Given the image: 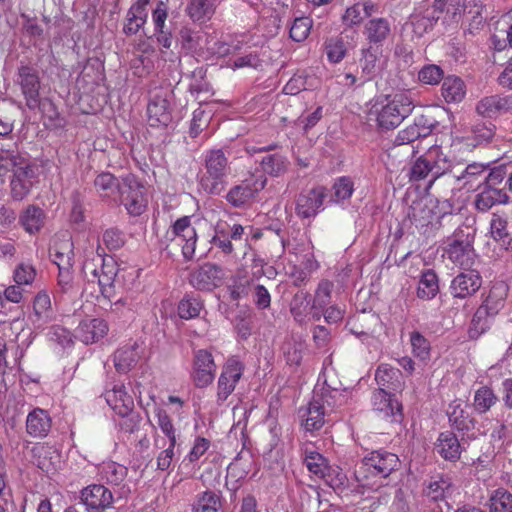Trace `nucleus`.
Returning a JSON list of instances; mask_svg holds the SVG:
<instances>
[{
  "instance_id": "1",
  "label": "nucleus",
  "mask_w": 512,
  "mask_h": 512,
  "mask_svg": "<svg viewBox=\"0 0 512 512\" xmlns=\"http://www.w3.org/2000/svg\"><path fill=\"white\" fill-rule=\"evenodd\" d=\"M399 466L400 460L396 454L379 449L362 458L355 475L363 486L378 488L382 485V480L398 470Z\"/></svg>"
},
{
  "instance_id": "2",
  "label": "nucleus",
  "mask_w": 512,
  "mask_h": 512,
  "mask_svg": "<svg viewBox=\"0 0 512 512\" xmlns=\"http://www.w3.org/2000/svg\"><path fill=\"white\" fill-rule=\"evenodd\" d=\"M452 172V161L442 151L440 146H431L423 155L418 157L409 169V181L420 182L428 180L427 189L434 182Z\"/></svg>"
},
{
  "instance_id": "3",
  "label": "nucleus",
  "mask_w": 512,
  "mask_h": 512,
  "mask_svg": "<svg viewBox=\"0 0 512 512\" xmlns=\"http://www.w3.org/2000/svg\"><path fill=\"white\" fill-rule=\"evenodd\" d=\"M197 240V232L191 223V218L183 216L167 230L165 239L160 242V247L168 256L173 255V251L181 247L184 259L190 261L194 257Z\"/></svg>"
},
{
  "instance_id": "4",
  "label": "nucleus",
  "mask_w": 512,
  "mask_h": 512,
  "mask_svg": "<svg viewBox=\"0 0 512 512\" xmlns=\"http://www.w3.org/2000/svg\"><path fill=\"white\" fill-rule=\"evenodd\" d=\"M205 173L201 177L203 189L218 195L223 189L224 179L230 172V163L222 149H211L204 156Z\"/></svg>"
},
{
  "instance_id": "5",
  "label": "nucleus",
  "mask_w": 512,
  "mask_h": 512,
  "mask_svg": "<svg viewBox=\"0 0 512 512\" xmlns=\"http://www.w3.org/2000/svg\"><path fill=\"white\" fill-rule=\"evenodd\" d=\"M412 99L403 93L395 94L377 113L379 128L390 130L397 127L413 111Z\"/></svg>"
},
{
  "instance_id": "6",
  "label": "nucleus",
  "mask_w": 512,
  "mask_h": 512,
  "mask_svg": "<svg viewBox=\"0 0 512 512\" xmlns=\"http://www.w3.org/2000/svg\"><path fill=\"white\" fill-rule=\"evenodd\" d=\"M303 461L307 469L325 482L336 488L344 483L345 475L337 468L328 465L327 460L315 450L312 445H305L302 449Z\"/></svg>"
},
{
  "instance_id": "7",
  "label": "nucleus",
  "mask_w": 512,
  "mask_h": 512,
  "mask_svg": "<svg viewBox=\"0 0 512 512\" xmlns=\"http://www.w3.org/2000/svg\"><path fill=\"white\" fill-rule=\"evenodd\" d=\"M119 199L127 212L132 216L141 215L147 207L144 187L139 183L136 177L131 174L121 178Z\"/></svg>"
},
{
  "instance_id": "8",
  "label": "nucleus",
  "mask_w": 512,
  "mask_h": 512,
  "mask_svg": "<svg viewBox=\"0 0 512 512\" xmlns=\"http://www.w3.org/2000/svg\"><path fill=\"white\" fill-rule=\"evenodd\" d=\"M267 184V177L261 173H253L240 184L233 186L225 199L233 207L241 208L252 201Z\"/></svg>"
},
{
  "instance_id": "9",
  "label": "nucleus",
  "mask_w": 512,
  "mask_h": 512,
  "mask_svg": "<svg viewBox=\"0 0 512 512\" xmlns=\"http://www.w3.org/2000/svg\"><path fill=\"white\" fill-rule=\"evenodd\" d=\"M244 369V364L236 357H230L226 361L217 382V405H223L233 393L243 375Z\"/></svg>"
},
{
  "instance_id": "10",
  "label": "nucleus",
  "mask_w": 512,
  "mask_h": 512,
  "mask_svg": "<svg viewBox=\"0 0 512 512\" xmlns=\"http://www.w3.org/2000/svg\"><path fill=\"white\" fill-rule=\"evenodd\" d=\"M16 84L26 100V105L32 109L38 106L40 98V78L38 71L30 66L21 64L17 69Z\"/></svg>"
},
{
  "instance_id": "11",
  "label": "nucleus",
  "mask_w": 512,
  "mask_h": 512,
  "mask_svg": "<svg viewBox=\"0 0 512 512\" xmlns=\"http://www.w3.org/2000/svg\"><path fill=\"white\" fill-rule=\"evenodd\" d=\"M372 408L376 415L390 423L400 422L402 419V406L391 392H384V388L373 392Z\"/></svg>"
},
{
  "instance_id": "12",
  "label": "nucleus",
  "mask_w": 512,
  "mask_h": 512,
  "mask_svg": "<svg viewBox=\"0 0 512 512\" xmlns=\"http://www.w3.org/2000/svg\"><path fill=\"white\" fill-rule=\"evenodd\" d=\"M81 502L88 512H104L111 508L114 496L110 489L103 484H91L80 491Z\"/></svg>"
},
{
  "instance_id": "13",
  "label": "nucleus",
  "mask_w": 512,
  "mask_h": 512,
  "mask_svg": "<svg viewBox=\"0 0 512 512\" xmlns=\"http://www.w3.org/2000/svg\"><path fill=\"white\" fill-rule=\"evenodd\" d=\"M392 22L385 17H370L363 26L362 34L367 47L379 49L392 37Z\"/></svg>"
},
{
  "instance_id": "14",
  "label": "nucleus",
  "mask_w": 512,
  "mask_h": 512,
  "mask_svg": "<svg viewBox=\"0 0 512 512\" xmlns=\"http://www.w3.org/2000/svg\"><path fill=\"white\" fill-rule=\"evenodd\" d=\"M244 235V227L240 224H229L227 221L219 220L214 227V236L211 243L223 253H233V241H241Z\"/></svg>"
},
{
  "instance_id": "15",
  "label": "nucleus",
  "mask_w": 512,
  "mask_h": 512,
  "mask_svg": "<svg viewBox=\"0 0 512 512\" xmlns=\"http://www.w3.org/2000/svg\"><path fill=\"white\" fill-rule=\"evenodd\" d=\"M325 198L326 189L323 186L302 191L296 198L297 216L302 219L315 217L322 209Z\"/></svg>"
},
{
  "instance_id": "16",
  "label": "nucleus",
  "mask_w": 512,
  "mask_h": 512,
  "mask_svg": "<svg viewBox=\"0 0 512 512\" xmlns=\"http://www.w3.org/2000/svg\"><path fill=\"white\" fill-rule=\"evenodd\" d=\"M36 178L34 167L28 160L15 169L10 181V196L14 201L24 200L30 193Z\"/></svg>"
},
{
  "instance_id": "17",
  "label": "nucleus",
  "mask_w": 512,
  "mask_h": 512,
  "mask_svg": "<svg viewBox=\"0 0 512 512\" xmlns=\"http://www.w3.org/2000/svg\"><path fill=\"white\" fill-rule=\"evenodd\" d=\"M386 69V60L382 58L378 49L364 47L360 50L357 70L367 82L381 76Z\"/></svg>"
},
{
  "instance_id": "18",
  "label": "nucleus",
  "mask_w": 512,
  "mask_h": 512,
  "mask_svg": "<svg viewBox=\"0 0 512 512\" xmlns=\"http://www.w3.org/2000/svg\"><path fill=\"white\" fill-rule=\"evenodd\" d=\"M481 285L480 273L474 269H466L452 279L449 289L454 298L465 299L474 295Z\"/></svg>"
},
{
  "instance_id": "19",
  "label": "nucleus",
  "mask_w": 512,
  "mask_h": 512,
  "mask_svg": "<svg viewBox=\"0 0 512 512\" xmlns=\"http://www.w3.org/2000/svg\"><path fill=\"white\" fill-rule=\"evenodd\" d=\"M216 364L212 354L204 349L198 350L194 355L192 377L199 388L210 385L215 377Z\"/></svg>"
},
{
  "instance_id": "20",
  "label": "nucleus",
  "mask_w": 512,
  "mask_h": 512,
  "mask_svg": "<svg viewBox=\"0 0 512 512\" xmlns=\"http://www.w3.org/2000/svg\"><path fill=\"white\" fill-rule=\"evenodd\" d=\"M460 233L462 231L454 233V239L448 244L446 253L453 263L460 267L468 268L474 263L475 252L469 235L462 238Z\"/></svg>"
},
{
  "instance_id": "21",
  "label": "nucleus",
  "mask_w": 512,
  "mask_h": 512,
  "mask_svg": "<svg viewBox=\"0 0 512 512\" xmlns=\"http://www.w3.org/2000/svg\"><path fill=\"white\" fill-rule=\"evenodd\" d=\"M222 269L215 264L205 263L190 274V284L201 291H211L222 283Z\"/></svg>"
},
{
  "instance_id": "22",
  "label": "nucleus",
  "mask_w": 512,
  "mask_h": 512,
  "mask_svg": "<svg viewBox=\"0 0 512 512\" xmlns=\"http://www.w3.org/2000/svg\"><path fill=\"white\" fill-rule=\"evenodd\" d=\"M168 92L155 94L147 106L148 123L151 127H167L172 121Z\"/></svg>"
},
{
  "instance_id": "23",
  "label": "nucleus",
  "mask_w": 512,
  "mask_h": 512,
  "mask_svg": "<svg viewBox=\"0 0 512 512\" xmlns=\"http://www.w3.org/2000/svg\"><path fill=\"white\" fill-rule=\"evenodd\" d=\"M423 493L428 500L439 503V512H443L442 505L448 510L450 509L446 499L453 493V484L449 477L441 475L431 478L430 481L425 484Z\"/></svg>"
},
{
  "instance_id": "24",
  "label": "nucleus",
  "mask_w": 512,
  "mask_h": 512,
  "mask_svg": "<svg viewBox=\"0 0 512 512\" xmlns=\"http://www.w3.org/2000/svg\"><path fill=\"white\" fill-rule=\"evenodd\" d=\"M487 168L488 166L482 163L473 162L468 164L461 172H457L452 165V172L447 174L446 177L453 179L463 188L472 189L475 185L481 183Z\"/></svg>"
},
{
  "instance_id": "25",
  "label": "nucleus",
  "mask_w": 512,
  "mask_h": 512,
  "mask_svg": "<svg viewBox=\"0 0 512 512\" xmlns=\"http://www.w3.org/2000/svg\"><path fill=\"white\" fill-rule=\"evenodd\" d=\"M52 425L49 413L41 408H34L26 418V432L34 438H44Z\"/></svg>"
},
{
  "instance_id": "26",
  "label": "nucleus",
  "mask_w": 512,
  "mask_h": 512,
  "mask_svg": "<svg viewBox=\"0 0 512 512\" xmlns=\"http://www.w3.org/2000/svg\"><path fill=\"white\" fill-rule=\"evenodd\" d=\"M47 215L45 211L35 205H27L19 215V224L30 235L37 234L44 227Z\"/></svg>"
},
{
  "instance_id": "27",
  "label": "nucleus",
  "mask_w": 512,
  "mask_h": 512,
  "mask_svg": "<svg viewBox=\"0 0 512 512\" xmlns=\"http://www.w3.org/2000/svg\"><path fill=\"white\" fill-rule=\"evenodd\" d=\"M375 380L379 386L384 388V392H396L402 389V372L389 364H381L375 372Z\"/></svg>"
},
{
  "instance_id": "28",
  "label": "nucleus",
  "mask_w": 512,
  "mask_h": 512,
  "mask_svg": "<svg viewBox=\"0 0 512 512\" xmlns=\"http://www.w3.org/2000/svg\"><path fill=\"white\" fill-rule=\"evenodd\" d=\"M324 415L325 408L317 399V396H313L312 401L309 402L306 408L299 410L302 425L307 431L319 430L324 425Z\"/></svg>"
},
{
  "instance_id": "29",
  "label": "nucleus",
  "mask_w": 512,
  "mask_h": 512,
  "mask_svg": "<svg viewBox=\"0 0 512 512\" xmlns=\"http://www.w3.org/2000/svg\"><path fill=\"white\" fill-rule=\"evenodd\" d=\"M108 332V325L103 319H90L80 322L76 329V337L89 344L103 338Z\"/></svg>"
},
{
  "instance_id": "30",
  "label": "nucleus",
  "mask_w": 512,
  "mask_h": 512,
  "mask_svg": "<svg viewBox=\"0 0 512 512\" xmlns=\"http://www.w3.org/2000/svg\"><path fill=\"white\" fill-rule=\"evenodd\" d=\"M484 6L481 2L469 1L463 15L464 34L476 35L484 27L485 17L483 16Z\"/></svg>"
},
{
  "instance_id": "31",
  "label": "nucleus",
  "mask_w": 512,
  "mask_h": 512,
  "mask_svg": "<svg viewBox=\"0 0 512 512\" xmlns=\"http://www.w3.org/2000/svg\"><path fill=\"white\" fill-rule=\"evenodd\" d=\"M468 2L466 0H435L434 10L438 15L444 14V21L448 24L458 23L463 19Z\"/></svg>"
},
{
  "instance_id": "32",
  "label": "nucleus",
  "mask_w": 512,
  "mask_h": 512,
  "mask_svg": "<svg viewBox=\"0 0 512 512\" xmlns=\"http://www.w3.org/2000/svg\"><path fill=\"white\" fill-rule=\"evenodd\" d=\"M378 10V7L372 1L356 3L345 10L342 16V22L347 27L360 25L364 18H370Z\"/></svg>"
},
{
  "instance_id": "33",
  "label": "nucleus",
  "mask_w": 512,
  "mask_h": 512,
  "mask_svg": "<svg viewBox=\"0 0 512 512\" xmlns=\"http://www.w3.org/2000/svg\"><path fill=\"white\" fill-rule=\"evenodd\" d=\"M33 454L37 466L44 472L55 471L60 464V453L48 444H38L33 448Z\"/></svg>"
},
{
  "instance_id": "34",
  "label": "nucleus",
  "mask_w": 512,
  "mask_h": 512,
  "mask_svg": "<svg viewBox=\"0 0 512 512\" xmlns=\"http://www.w3.org/2000/svg\"><path fill=\"white\" fill-rule=\"evenodd\" d=\"M435 449L441 457L448 461L458 460L462 451L460 441L451 431L440 433Z\"/></svg>"
},
{
  "instance_id": "35",
  "label": "nucleus",
  "mask_w": 512,
  "mask_h": 512,
  "mask_svg": "<svg viewBox=\"0 0 512 512\" xmlns=\"http://www.w3.org/2000/svg\"><path fill=\"white\" fill-rule=\"evenodd\" d=\"M508 285L502 281L493 284L488 295L479 308H484L489 315L496 316L504 307L508 295Z\"/></svg>"
},
{
  "instance_id": "36",
  "label": "nucleus",
  "mask_w": 512,
  "mask_h": 512,
  "mask_svg": "<svg viewBox=\"0 0 512 512\" xmlns=\"http://www.w3.org/2000/svg\"><path fill=\"white\" fill-rule=\"evenodd\" d=\"M105 398L118 415H125L134 408L133 398L127 394L123 385H116L113 389L106 391Z\"/></svg>"
},
{
  "instance_id": "37",
  "label": "nucleus",
  "mask_w": 512,
  "mask_h": 512,
  "mask_svg": "<svg viewBox=\"0 0 512 512\" xmlns=\"http://www.w3.org/2000/svg\"><path fill=\"white\" fill-rule=\"evenodd\" d=\"M509 196L505 189H490L483 187L482 191L475 197V208L479 212H487L493 206L498 204H506Z\"/></svg>"
},
{
  "instance_id": "38",
  "label": "nucleus",
  "mask_w": 512,
  "mask_h": 512,
  "mask_svg": "<svg viewBox=\"0 0 512 512\" xmlns=\"http://www.w3.org/2000/svg\"><path fill=\"white\" fill-rule=\"evenodd\" d=\"M447 415L451 426L458 431L469 432L475 427V419L457 401L449 405Z\"/></svg>"
},
{
  "instance_id": "39",
  "label": "nucleus",
  "mask_w": 512,
  "mask_h": 512,
  "mask_svg": "<svg viewBox=\"0 0 512 512\" xmlns=\"http://www.w3.org/2000/svg\"><path fill=\"white\" fill-rule=\"evenodd\" d=\"M138 349L139 345L134 342L133 344L125 345L119 348L115 352L114 365L118 372L127 373L137 364L140 358V352Z\"/></svg>"
},
{
  "instance_id": "40",
  "label": "nucleus",
  "mask_w": 512,
  "mask_h": 512,
  "mask_svg": "<svg viewBox=\"0 0 512 512\" xmlns=\"http://www.w3.org/2000/svg\"><path fill=\"white\" fill-rule=\"evenodd\" d=\"M509 107L508 99L499 95L485 96L476 104V112L484 118H493Z\"/></svg>"
},
{
  "instance_id": "41",
  "label": "nucleus",
  "mask_w": 512,
  "mask_h": 512,
  "mask_svg": "<svg viewBox=\"0 0 512 512\" xmlns=\"http://www.w3.org/2000/svg\"><path fill=\"white\" fill-rule=\"evenodd\" d=\"M441 92L447 103H459L466 95V86L460 77L448 76L443 80Z\"/></svg>"
},
{
  "instance_id": "42",
  "label": "nucleus",
  "mask_w": 512,
  "mask_h": 512,
  "mask_svg": "<svg viewBox=\"0 0 512 512\" xmlns=\"http://www.w3.org/2000/svg\"><path fill=\"white\" fill-rule=\"evenodd\" d=\"M128 473L124 465L113 461L104 462L98 468V476L101 481L111 485H119L126 478Z\"/></svg>"
},
{
  "instance_id": "43",
  "label": "nucleus",
  "mask_w": 512,
  "mask_h": 512,
  "mask_svg": "<svg viewBox=\"0 0 512 512\" xmlns=\"http://www.w3.org/2000/svg\"><path fill=\"white\" fill-rule=\"evenodd\" d=\"M261 174H268L273 177H279L286 173L289 167V160L281 153L268 154L261 160Z\"/></svg>"
},
{
  "instance_id": "44",
  "label": "nucleus",
  "mask_w": 512,
  "mask_h": 512,
  "mask_svg": "<svg viewBox=\"0 0 512 512\" xmlns=\"http://www.w3.org/2000/svg\"><path fill=\"white\" fill-rule=\"evenodd\" d=\"M439 292L438 276L432 269H427L421 273L418 283L417 296L423 300L433 299Z\"/></svg>"
},
{
  "instance_id": "45",
  "label": "nucleus",
  "mask_w": 512,
  "mask_h": 512,
  "mask_svg": "<svg viewBox=\"0 0 512 512\" xmlns=\"http://www.w3.org/2000/svg\"><path fill=\"white\" fill-rule=\"evenodd\" d=\"M350 43L342 36L328 38L324 43V50L329 62L340 63L347 55Z\"/></svg>"
},
{
  "instance_id": "46",
  "label": "nucleus",
  "mask_w": 512,
  "mask_h": 512,
  "mask_svg": "<svg viewBox=\"0 0 512 512\" xmlns=\"http://www.w3.org/2000/svg\"><path fill=\"white\" fill-rule=\"evenodd\" d=\"M34 322L48 323L53 318L51 299L45 290L39 291L33 301Z\"/></svg>"
},
{
  "instance_id": "47",
  "label": "nucleus",
  "mask_w": 512,
  "mask_h": 512,
  "mask_svg": "<svg viewBox=\"0 0 512 512\" xmlns=\"http://www.w3.org/2000/svg\"><path fill=\"white\" fill-rule=\"evenodd\" d=\"M222 508L220 492L207 490L197 496L193 504V512H219Z\"/></svg>"
},
{
  "instance_id": "48",
  "label": "nucleus",
  "mask_w": 512,
  "mask_h": 512,
  "mask_svg": "<svg viewBox=\"0 0 512 512\" xmlns=\"http://www.w3.org/2000/svg\"><path fill=\"white\" fill-rule=\"evenodd\" d=\"M494 316L489 315L484 308H477L473 315L468 329L470 339H477L485 333L491 326Z\"/></svg>"
},
{
  "instance_id": "49",
  "label": "nucleus",
  "mask_w": 512,
  "mask_h": 512,
  "mask_svg": "<svg viewBox=\"0 0 512 512\" xmlns=\"http://www.w3.org/2000/svg\"><path fill=\"white\" fill-rule=\"evenodd\" d=\"M166 444L167 442L164 438L160 437L158 434L154 435L155 448L162 449L157 455V469L161 471H166L170 468L175 456L176 445L168 443V446L165 448Z\"/></svg>"
},
{
  "instance_id": "50",
  "label": "nucleus",
  "mask_w": 512,
  "mask_h": 512,
  "mask_svg": "<svg viewBox=\"0 0 512 512\" xmlns=\"http://www.w3.org/2000/svg\"><path fill=\"white\" fill-rule=\"evenodd\" d=\"M203 308L202 300L194 294H186L178 304V314L182 319H192L199 316Z\"/></svg>"
},
{
  "instance_id": "51",
  "label": "nucleus",
  "mask_w": 512,
  "mask_h": 512,
  "mask_svg": "<svg viewBox=\"0 0 512 512\" xmlns=\"http://www.w3.org/2000/svg\"><path fill=\"white\" fill-rule=\"evenodd\" d=\"M408 218L416 226H425L433 218V211L423 200L414 201L408 209Z\"/></svg>"
},
{
  "instance_id": "52",
  "label": "nucleus",
  "mask_w": 512,
  "mask_h": 512,
  "mask_svg": "<svg viewBox=\"0 0 512 512\" xmlns=\"http://www.w3.org/2000/svg\"><path fill=\"white\" fill-rule=\"evenodd\" d=\"M29 159L16 150H3L0 152V175L9 171L15 172L19 166L24 165Z\"/></svg>"
},
{
  "instance_id": "53",
  "label": "nucleus",
  "mask_w": 512,
  "mask_h": 512,
  "mask_svg": "<svg viewBox=\"0 0 512 512\" xmlns=\"http://www.w3.org/2000/svg\"><path fill=\"white\" fill-rule=\"evenodd\" d=\"M498 401L493 390L487 386L476 390L473 399V406L476 412L483 414L490 410Z\"/></svg>"
},
{
  "instance_id": "54",
  "label": "nucleus",
  "mask_w": 512,
  "mask_h": 512,
  "mask_svg": "<svg viewBox=\"0 0 512 512\" xmlns=\"http://www.w3.org/2000/svg\"><path fill=\"white\" fill-rule=\"evenodd\" d=\"M433 9L432 11L426 10L423 14H414L411 17V25L413 31L421 36L428 30L432 29L434 24L440 18V15Z\"/></svg>"
},
{
  "instance_id": "55",
  "label": "nucleus",
  "mask_w": 512,
  "mask_h": 512,
  "mask_svg": "<svg viewBox=\"0 0 512 512\" xmlns=\"http://www.w3.org/2000/svg\"><path fill=\"white\" fill-rule=\"evenodd\" d=\"M490 512H512V494L506 489L499 488L489 499Z\"/></svg>"
},
{
  "instance_id": "56",
  "label": "nucleus",
  "mask_w": 512,
  "mask_h": 512,
  "mask_svg": "<svg viewBox=\"0 0 512 512\" xmlns=\"http://www.w3.org/2000/svg\"><path fill=\"white\" fill-rule=\"evenodd\" d=\"M186 10L194 22L210 19L213 14L212 4L209 0H191Z\"/></svg>"
},
{
  "instance_id": "57",
  "label": "nucleus",
  "mask_w": 512,
  "mask_h": 512,
  "mask_svg": "<svg viewBox=\"0 0 512 512\" xmlns=\"http://www.w3.org/2000/svg\"><path fill=\"white\" fill-rule=\"evenodd\" d=\"M94 185L102 196H110L115 191L119 193L121 181L109 172H102L95 178Z\"/></svg>"
},
{
  "instance_id": "58",
  "label": "nucleus",
  "mask_w": 512,
  "mask_h": 512,
  "mask_svg": "<svg viewBox=\"0 0 512 512\" xmlns=\"http://www.w3.org/2000/svg\"><path fill=\"white\" fill-rule=\"evenodd\" d=\"M474 146L486 145L492 142L496 134V126L492 123H477L472 129Z\"/></svg>"
},
{
  "instance_id": "59",
  "label": "nucleus",
  "mask_w": 512,
  "mask_h": 512,
  "mask_svg": "<svg viewBox=\"0 0 512 512\" xmlns=\"http://www.w3.org/2000/svg\"><path fill=\"white\" fill-rule=\"evenodd\" d=\"M490 233L495 241L508 239L506 249L512 248V238H509L507 219L501 215L493 214L490 222Z\"/></svg>"
},
{
  "instance_id": "60",
  "label": "nucleus",
  "mask_w": 512,
  "mask_h": 512,
  "mask_svg": "<svg viewBox=\"0 0 512 512\" xmlns=\"http://www.w3.org/2000/svg\"><path fill=\"white\" fill-rule=\"evenodd\" d=\"M75 291V280L73 266H60L57 276V294H70Z\"/></svg>"
},
{
  "instance_id": "61",
  "label": "nucleus",
  "mask_w": 512,
  "mask_h": 512,
  "mask_svg": "<svg viewBox=\"0 0 512 512\" xmlns=\"http://www.w3.org/2000/svg\"><path fill=\"white\" fill-rule=\"evenodd\" d=\"M155 417L157 419V425L160 428L161 432L167 437L168 443L172 445L177 444V434L176 429L173 425L171 417L168 415L166 410L162 408H157L155 410Z\"/></svg>"
},
{
  "instance_id": "62",
  "label": "nucleus",
  "mask_w": 512,
  "mask_h": 512,
  "mask_svg": "<svg viewBox=\"0 0 512 512\" xmlns=\"http://www.w3.org/2000/svg\"><path fill=\"white\" fill-rule=\"evenodd\" d=\"M332 199L335 202H341L349 199L354 191V183L350 177L342 176L335 180L333 184Z\"/></svg>"
},
{
  "instance_id": "63",
  "label": "nucleus",
  "mask_w": 512,
  "mask_h": 512,
  "mask_svg": "<svg viewBox=\"0 0 512 512\" xmlns=\"http://www.w3.org/2000/svg\"><path fill=\"white\" fill-rule=\"evenodd\" d=\"M314 396H317V399L324 406V408L326 406L333 408L335 406L342 405L345 400V395L343 394V391H340L338 389H332L330 387L323 388L320 394L318 392H315Z\"/></svg>"
},
{
  "instance_id": "64",
  "label": "nucleus",
  "mask_w": 512,
  "mask_h": 512,
  "mask_svg": "<svg viewBox=\"0 0 512 512\" xmlns=\"http://www.w3.org/2000/svg\"><path fill=\"white\" fill-rule=\"evenodd\" d=\"M312 20L308 17L296 18L290 27V38L296 42L304 41L311 30Z\"/></svg>"
}]
</instances>
